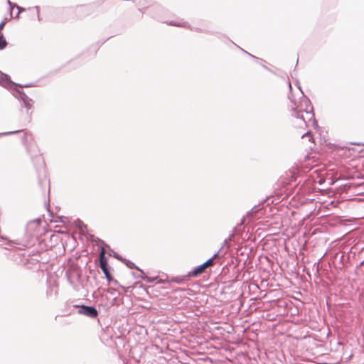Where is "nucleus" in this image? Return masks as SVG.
Wrapping results in <instances>:
<instances>
[{
  "mask_svg": "<svg viewBox=\"0 0 364 364\" xmlns=\"http://www.w3.org/2000/svg\"><path fill=\"white\" fill-rule=\"evenodd\" d=\"M28 153L31 155V158H36V161L40 165L43 164V159L40 154V150L31 135L25 134L23 136Z\"/></svg>",
  "mask_w": 364,
  "mask_h": 364,
  "instance_id": "1",
  "label": "nucleus"
},
{
  "mask_svg": "<svg viewBox=\"0 0 364 364\" xmlns=\"http://www.w3.org/2000/svg\"><path fill=\"white\" fill-rule=\"evenodd\" d=\"M186 278H188V277H187V275L183 276V277H177L173 278L171 279V281L174 282H176V283H181V282H183L186 279Z\"/></svg>",
  "mask_w": 364,
  "mask_h": 364,
  "instance_id": "7",
  "label": "nucleus"
},
{
  "mask_svg": "<svg viewBox=\"0 0 364 364\" xmlns=\"http://www.w3.org/2000/svg\"><path fill=\"white\" fill-rule=\"evenodd\" d=\"M11 243H12V242H9V245L11 247L12 246V245H11Z\"/></svg>",
  "mask_w": 364,
  "mask_h": 364,
  "instance_id": "10",
  "label": "nucleus"
},
{
  "mask_svg": "<svg viewBox=\"0 0 364 364\" xmlns=\"http://www.w3.org/2000/svg\"><path fill=\"white\" fill-rule=\"evenodd\" d=\"M217 257L218 254H215L212 258L207 260L205 263L197 267L193 271L189 272L187 274V277H196L200 274H203L207 268L212 267L214 264V260Z\"/></svg>",
  "mask_w": 364,
  "mask_h": 364,
  "instance_id": "2",
  "label": "nucleus"
},
{
  "mask_svg": "<svg viewBox=\"0 0 364 364\" xmlns=\"http://www.w3.org/2000/svg\"><path fill=\"white\" fill-rule=\"evenodd\" d=\"M7 45V42L2 33H0V50L4 48Z\"/></svg>",
  "mask_w": 364,
  "mask_h": 364,
  "instance_id": "6",
  "label": "nucleus"
},
{
  "mask_svg": "<svg viewBox=\"0 0 364 364\" xmlns=\"http://www.w3.org/2000/svg\"><path fill=\"white\" fill-rule=\"evenodd\" d=\"M301 134L302 137H304V136H308V137H309V136H309V132H304V133H301Z\"/></svg>",
  "mask_w": 364,
  "mask_h": 364,
  "instance_id": "9",
  "label": "nucleus"
},
{
  "mask_svg": "<svg viewBox=\"0 0 364 364\" xmlns=\"http://www.w3.org/2000/svg\"><path fill=\"white\" fill-rule=\"evenodd\" d=\"M314 114L312 110H300L298 114V120L299 121V124L301 128L305 129V128L307 127V124L314 119Z\"/></svg>",
  "mask_w": 364,
  "mask_h": 364,
  "instance_id": "3",
  "label": "nucleus"
},
{
  "mask_svg": "<svg viewBox=\"0 0 364 364\" xmlns=\"http://www.w3.org/2000/svg\"><path fill=\"white\" fill-rule=\"evenodd\" d=\"M79 314L85 315L90 318H96L98 315L97 311L95 307L84 305L80 307Z\"/></svg>",
  "mask_w": 364,
  "mask_h": 364,
  "instance_id": "5",
  "label": "nucleus"
},
{
  "mask_svg": "<svg viewBox=\"0 0 364 364\" xmlns=\"http://www.w3.org/2000/svg\"><path fill=\"white\" fill-rule=\"evenodd\" d=\"M105 249L104 247H102L100 253V266L102 270L103 271L105 277H108L111 274L108 269L107 261L105 257Z\"/></svg>",
  "mask_w": 364,
  "mask_h": 364,
  "instance_id": "4",
  "label": "nucleus"
},
{
  "mask_svg": "<svg viewBox=\"0 0 364 364\" xmlns=\"http://www.w3.org/2000/svg\"><path fill=\"white\" fill-rule=\"evenodd\" d=\"M106 278L109 283H110L111 282H114V283H117V281L113 279L111 274H109V276H108V277H106Z\"/></svg>",
  "mask_w": 364,
  "mask_h": 364,
  "instance_id": "8",
  "label": "nucleus"
}]
</instances>
